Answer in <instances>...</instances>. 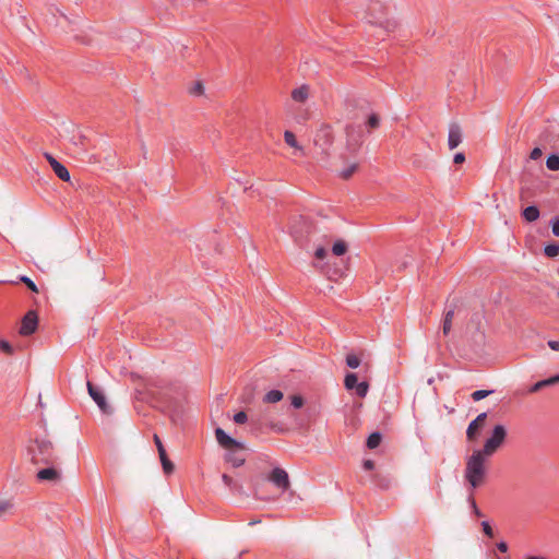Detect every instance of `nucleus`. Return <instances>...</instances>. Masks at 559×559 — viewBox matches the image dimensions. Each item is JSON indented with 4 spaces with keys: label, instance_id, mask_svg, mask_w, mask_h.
<instances>
[{
    "label": "nucleus",
    "instance_id": "46",
    "mask_svg": "<svg viewBox=\"0 0 559 559\" xmlns=\"http://www.w3.org/2000/svg\"><path fill=\"white\" fill-rule=\"evenodd\" d=\"M497 548H498L499 551L506 552L508 550V545H507L506 542H499L497 544Z\"/></svg>",
    "mask_w": 559,
    "mask_h": 559
},
{
    "label": "nucleus",
    "instance_id": "33",
    "mask_svg": "<svg viewBox=\"0 0 559 559\" xmlns=\"http://www.w3.org/2000/svg\"><path fill=\"white\" fill-rule=\"evenodd\" d=\"M248 420V416L245 412H238L234 415V421L238 425H242L245 423H247Z\"/></svg>",
    "mask_w": 559,
    "mask_h": 559
},
{
    "label": "nucleus",
    "instance_id": "21",
    "mask_svg": "<svg viewBox=\"0 0 559 559\" xmlns=\"http://www.w3.org/2000/svg\"><path fill=\"white\" fill-rule=\"evenodd\" d=\"M382 436L380 432H372L368 438L366 445L368 449H376L381 442Z\"/></svg>",
    "mask_w": 559,
    "mask_h": 559
},
{
    "label": "nucleus",
    "instance_id": "15",
    "mask_svg": "<svg viewBox=\"0 0 559 559\" xmlns=\"http://www.w3.org/2000/svg\"><path fill=\"white\" fill-rule=\"evenodd\" d=\"M309 97V87L307 85H301L300 87H297L293 90L292 92V98L295 102L304 103Z\"/></svg>",
    "mask_w": 559,
    "mask_h": 559
},
{
    "label": "nucleus",
    "instance_id": "53",
    "mask_svg": "<svg viewBox=\"0 0 559 559\" xmlns=\"http://www.w3.org/2000/svg\"><path fill=\"white\" fill-rule=\"evenodd\" d=\"M334 275L335 276H342V273L341 272H335Z\"/></svg>",
    "mask_w": 559,
    "mask_h": 559
},
{
    "label": "nucleus",
    "instance_id": "41",
    "mask_svg": "<svg viewBox=\"0 0 559 559\" xmlns=\"http://www.w3.org/2000/svg\"><path fill=\"white\" fill-rule=\"evenodd\" d=\"M314 257L319 260H323L326 257V249L324 247H318L314 251Z\"/></svg>",
    "mask_w": 559,
    "mask_h": 559
},
{
    "label": "nucleus",
    "instance_id": "42",
    "mask_svg": "<svg viewBox=\"0 0 559 559\" xmlns=\"http://www.w3.org/2000/svg\"><path fill=\"white\" fill-rule=\"evenodd\" d=\"M542 154H543L542 150L539 147H535L532 150L530 157H531V159L536 160L542 156Z\"/></svg>",
    "mask_w": 559,
    "mask_h": 559
},
{
    "label": "nucleus",
    "instance_id": "45",
    "mask_svg": "<svg viewBox=\"0 0 559 559\" xmlns=\"http://www.w3.org/2000/svg\"><path fill=\"white\" fill-rule=\"evenodd\" d=\"M547 379H548L550 385L558 384L559 383V373H557L552 377H549Z\"/></svg>",
    "mask_w": 559,
    "mask_h": 559
},
{
    "label": "nucleus",
    "instance_id": "7",
    "mask_svg": "<svg viewBox=\"0 0 559 559\" xmlns=\"http://www.w3.org/2000/svg\"><path fill=\"white\" fill-rule=\"evenodd\" d=\"M87 390L90 396L94 400V402L98 405L99 409L104 414H110V406L107 404L106 397L102 391V389L95 386L90 381L87 382Z\"/></svg>",
    "mask_w": 559,
    "mask_h": 559
},
{
    "label": "nucleus",
    "instance_id": "49",
    "mask_svg": "<svg viewBox=\"0 0 559 559\" xmlns=\"http://www.w3.org/2000/svg\"><path fill=\"white\" fill-rule=\"evenodd\" d=\"M254 496H255L257 498H259V499H262V500H270V499H271V498H267V497H263V496H261L260 490H259V488H258V487L254 489Z\"/></svg>",
    "mask_w": 559,
    "mask_h": 559
},
{
    "label": "nucleus",
    "instance_id": "50",
    "mask_svg": "<svg viewBox=\"0 0 559 559\" xmlns=\"http://www.w3.org/2000/svg\"><path fill=\"white\" fill-rule=\"evenodd\" d=\"M84 136H80L78 141H74V144H83Z\"/></svg>",
    "mask_w": 559,
    "mask_h": 559
},
{
    "label": "nucleus",
    "instance_id": "29",
    "mask_svg": "<svg viewBox=\"0 0 559 559\" xmlns=\"http://www.w3.org/2000/svg\"><path fill=\"white\" fill-rule=\"evenodd\" d=\"M357 170V164H352L349 166H347L346 168H344L341 173H340V176L343 178V179H348L353 176V174Z\"/></svg>",
    "mask_w": 559,
    "mask_h": 559
},
{
    "label": "nucleus",
    "instance_id": "47",
    "mask_svg": "<svg viewBox=\"0 0 559 559\" xmlns=\"http://www.w3.org/2000/svg\"><path fill=\"white\" fill-rule=\"evenodd\" d=\"M548 346H549L552 350H559V341H549V342H548Z\"/></svg>",
    "mask_w": 559,
    "mask_h": 559
},
{
    "label": "nucleus",
    "instance_id": "35",
    "mask_svg": "<svg viewBox=\"0 0 559 559\" xmlns=\"http://www.w3.org/2000/svg\"><path fill=\"white\" fill-rule=\"evenodd\" d=\"M0 349L9 355L13 353L12 345L8 341H4V340H0Z\"/></svg>",
    "mask_w": 559,
    "mask_h": 559
},
{
    "label": "nucleus",
    "instance_id": "30",
    "mask_svg": "<svg viewBox=\"0 0 559 559\" xmlns=\"http://www.w3.org/2000/svg\"><path fill=\"white\" fill-rule=\"evenodd\" d=\"M20 282L24 283L32 292L37 293V285L26 275H21L19 277Z\"/></svg>",
    "mask_w": 559,
    "mask_h": 559
},
{
    "label": "nucleus",
    "instance_id": "37",
    "mask_svg": "<svg viewBox=\"0 0 559 559\" xmlns=\"http://www.w3.org/2000/svg\"><path fill=\"white\" fill-rule=\"evenodd\" d=\"M154 442H155V445L157 448L158 454H164V452L166 450H165V448L163 445V442H162L160 438L157 435H154Z\"/></svg>",
    "mask_w": 559,
    "mask_h": 559
},
{
    "label": "nucleus",
    "instance_id": "48",
    "mask_svg": "<svg viewBox=\"0 0 559 559\" xmlns=\"http://www.w3.org/2000/svg\"><path fill=\"white\" fill-rule=\"evenodd\" d=\"M10 504L8 502H0V515L8 510Z\"/></svg>",
    "mask_w": 559,
    "mask_h": 559
},
{
    "label": "nucleus",
    "instance_id": "10",
    "mask_svg": "<svg viewBox=\"0 0 559 559\" xmlns=\"http://www.w3.org/2000/svg\"><path fill=\"white\" fill-rule=\"evenodd\" d=\"M44 156H45V158L47 159V162L49 163V165L51 166L52 170L55 171L56 176L59 179H61L63 181H69L70 180V173H69V170L67 169L66 166H63L60 162H58L49 153H45Z\"/></svg>",
    "mask_w": 559,
    "mask_h": 559
},
{
    "label": "nucleus",
    "instance_id": "38",
    "mask_svg": "<svg viewBox=\"0 0 559 559\" xmlns=\"http://www.w3.org/2000/svg\"><path fill=\"white\" fill-rule=\"evenodd\" d=\"M222 480L229 488H235L236 487V484H235L234 479L230 476H228L227 474H223Z\"/></svg>",
    "mask_w": 559,
    "mask_h": 559
},
{
    "label": "nucleus",
    "instance_id": "20",
    "mask_svg": "<svg viewBox=\"0 0 559 559\" xmlns=\"http://www.w3.org/2000/svg\"><path fill=\"white\" fill-rule=\"evenodd\" d=\"M158 455L160 459V463H162L164 473L167 475L171 474L175 469V466H174L173 462L168 459L166 451L164 452V454H158Z\"/></svg>",
    "mask_w": 559,
    "mask_h": 559
},
{
    "label": "nucleus",
    "instance_id": "25",
    "mask_svg": "<svg viewBox=\"0 0 559 559\" xmlns=\"http://www.w3.org/2000/svg\"><path fill=\"white\" fill-rule=\"evenodd\" d=\"M345 388L353 390L358 384V378L356 373H347L344 380Z\"/></svg>",
    "mask_w": 559,
    "mask_h": 559
},
{
    "label": "nucleus",
    "instance_id": "54",
    "mask_svg": "<svg viewBox=\"0 0 559 559\" xmlns=\"http://www.w3.org/2000/svg\"><path fill=\"white\" fill-rule=\"evenodd\" d=\"M558 296H559V292H558Z\"/></svg>",
    "mask_w": 559,
    "mask_h": 559
},
{
    "label": "nucleus",
    "instance_id": "44",
    "mask_svg": "<svg viewBox=\"0 0 559 559\" xmlns=\"http://www.w3.org/2000/svg\"><path fill=\"white\" fill-rule=\"evenodd\" d=\"M362 466H364V468H365L366 471H371V469H373V467H374V462H373V461H371V460H366V461H364Z\"/></svg>",
    "mask_w": 559,
    "mask_h": 559
},
{
    "label": "nucleus",
    "instance_id": "36",
    "mask_svg": "<svg viewBox=\"0 0 559 559\" xmlns=\"http://www.w3.org/2000/svg\"><path fill=\"white\" fill-rule=\"evenodd\" d=\"M481 527H483V532L485 535H487L488 537H492L493 536V531L489 524L488 521H483L481 522Z\"/></svg>",
    "mask_w": 559,
    "mask_h": 559
},
{
    "label": "nucleus",
    "instance_id": "14",
    "mask_svg": "<svg viewBox=\"0 0 559 559\" xmlns=\"http://www.w3.org/2000/svg\"><path fill=\"white\" fill-rule=\"evenodd\" d=\"M456 305L454 302L448 305L444 309V317L442 321V332L444 335H448L452 329V320L455 314Z\"/></svg>",
    "mask_w": 559,
    "mask_h": 559
},
{
    "label": "nucleus",
    "instance_id": "18",
    "mask_svg": "<svg viewBox=\"0 0 559 559\" xmlns=\"http://www.w3.org/2000/svg\"><path fill=\"white\" fill-rule=\"evenodd\" d=\"M283 392L280 390H271L263 396L264 403H277L283 400Z\"/></svg>",
    "mask_w": 559,
    "mask_h": 559
},
{
    "label": "nucleus",
    "instance_id": "19",
    "mask_svg": "<svg viewBox=\"0 0 559 559\" xmlns=\"http://www.w3.org/2000/svg\"><path fill=\"white\" fill-rule=\"evenodd\" d=\"M468 496H467V503L469 504L471 509H472V512L476 515V516H483V513L481 511L479 510V508L477 507L476 504V500L474 498V491L476 489H472V487L468 485Z\"/></svg>",
    "mask_w": 559,
    "mask_h": 559
},
{
    "label": "nucleus",
    "instance_id": "26",
    "mask_svg": "<svg viewBox=\"0 0 559 559\" xmlns=\"http://www.w3.org/2000/svg\"><path fill=\"white\" fill-rule=\"evenodd\" d=\"M493 391L492 390H477V391H474L472 393V399L475 401V402H478L487 396H489L490 394H492Z\"/></svg>",
    "mask_w": 559,
    "mask_h": 559
},
{
    "label": "nucleus",
    "instance_id": "22",
    "mask_svg": "<svg viewBox=\"0 0 559 559\" xmlns=\"http://www.w3.org/2000/svg\"><path fill=\"white\" fill-rule=\"evenodd\" d=\"M347 251V245L345 241L343 240H337L336 242H334L333 247H332V252L334 255H343L345 252Z\"/></svg>",
    "mask_w": 559,
    "mask_h": 559
},
{
    "label": "nucleus",
    "instance_id": "24",
    "mask_svg": "<svg viewBox=\"0 0 559 559\" xmlns=\"http://www.w3.org/2000/svg\"><path fill=\"white\" fill-rule=\"evenodd\" d=\"M544 253L548 258H555L559 255V243H549L544 248Z\"/></svg>",
    "mask_w": 559,
    "mask_h": 559
},
{
    "label": "nucleus",
    "instance_id": "52",
    "mask_svg": "<svg viewBox=\"0 0 559 559\" xmlns=\"http://www.w3.org/2000/svg\"><path fill=\"white\" fill-rule=\"evenodd\" d=\"M527 559H545V558L536 557V556H531V557H528Z\"/></svg>",
    "mask_w": 559,
    "mask_h": 559
},
{
    "label": "nucleus",
    "instance_id": "3",
    "mask_svg": "<svg viewBox=\"0 0 559 559\" xmlns=\"http://www.w3.org/2000/svg\"><path fill=\"white\" fill-rule=\"evenodd\" d=\"M28 453L32 462L36 465L60 464V457L53 443L46 438H36L28 447Z\"/></svg>",
    "mask_w": 559,
    "mask_h": 559
},
{
    "label": "nucleus",
    "instance_id": "23",
    "mask_svg": "<svg viewBox=\"0 0 559 559\" xmlns=\"http://www.w3.org/2000/svg\"><path fill=\"white\" fill-rule=\"evenodd\" d=\"M546 167L549 170H559V155L550 154L546 160Z\"/></svg>",
    "mask_w": 559,
    "mask_h": 559
},
{
    "label": "nucleus",
    "instance_id": "40",
    "mask_svg": "<svg viewBox=\"0 0 559 559\" xmlns=\"http://www.w3.org/2000/svg\"><path fill=\"white\" fill-rule=\"evenodd\" d=\"M551 230L556 237H559V217L551 219Z\"/></svg>",
    "mask_w": 559,
    "mask_h": 559
},
{
    "label": "nucleus",
    "instance_id": "1",
    "mask_svg": "<svg viewBox=\"0 0 559 559\" xmlns=\"http://www.w3.org/2000/svg\"><path fill=\"white\" fill-rule=\"evenodd\" d=\"M506 436L507 430L504 426L496 425L483 449L474 450L473 453L466 457L464 480L472 489H477L485 484L488 474L487 460L500 448Z\"/></svg>",
    "mask_w": 559,
    "mask_h": 559
},
{
    "label": "nucleus",
    "instance_id": "17",
    "mask_svg": "<svg viewBox=\"0 0 559 559\" xmlns=\"http://www.w3.org/2000/svg\"><path fill=\"white\" fill-rule=\"evenodd\" d=\"M539 214H540L539 210L535 205H530V206L525 207L523 211V217L527 222H534V221L538 219Z\"/></svg>",
    "mask_w": 559,
    "mask_h": 559
},
{
    "label": "nucleus",
    "instance_id": "6",
    "mask_svg": "<svg viewBox=\"0 0 559 559\" xmlns=\"http://www.w3.org/2000/svg\"><path fill=\"white\" fill-rule=\"evenodd\" d=\"M38 325V317L36 311L29 310L23 317L19 333L23 336H28L33 334Z\"/></svg>",
    "mask_w": 559,
    "mask_h": 559
},
{
    "label": "nucleus",
    "instance_id": "28",
    "mask_svg": "<svg viewBox=\"0 0 559 559\" xmlns=\"http://www.w3.org/2000/svg\"><path fill=\"white\" fill-rule=\"evenodd\" d=\"M346 365L352 369H356L360 365V359L355 354H348L346 356Z\"/></svg>",
    "mask_w": 559,
    "mask_h": 559
},
{
    "label": "nucleus",
    "instance_id": "16",
    "mask_svg": "<svg viewBox=\"0 0 559 559\" xmlns=\"http://www.w3.org/2000/svg\"><path fill=\"white\" fill-rule=\"evenodd\" d=\"M284 140H285L287 145H289L290 147L296 148L302 155H305L304 147L298 144V142L296 140V136H295V134L292 131H285L284 132Z\"/></svg>",
    "mask_w": 559,
    "mask_h": 559
},
{
    "label": "nucleus",
    "instance_id": "2",
    "mask_svg": "<svg viewBox=\"0 0 559 559\" xmlns=\"http://www.w3.org/2000/svg\"><path fill=\"white\" fill-rule=\"evenodd\" d=\"M360 4L366 8L367 22L377 27V37L383 39L385 34L394 32L397 22L386 16V8L379 0H359Z\"/></svg>",
    "mask_w": 559,
    "mask_h": 559
},
{
    "label": "nucleus",
    "instance_id": "39",
    "mask_svg": "<svg viewBox=\"0 0 559 559\" xmlns=\"http://www.w3.org/2000/svg\"><path fill=\"white\" fill-rule=\"evenodd\" d=\"M190 93L193 95H201L203 93V85L201 82H197L193 87L190 90Z\"/></svg>",
    "mask_w": 559,
    "mask_h": 559
},
{
    "label": "nucleus",
    "instance_id": "9",
    "mask_svg": "<svg viewBox=\"0 0 559 559\" xmlns=\"http://www.w3.org/2000/svg\"><path fill=\"white\" fill-rule=\"evenodd\" d=\"M215 437H216L218 444L226 450L230 449V448L245 449L243 443H241L238 440L234 439L233 437L228 436L222 428L215 429Z\"/></svg>",
    "mask_w": 559,
    "mask_h": 559
},
{
    "label": "nucleus",
    "instance_id": "31",
    "mask_svg": "<svg viewBox=\"0 0 559 559\" xmlns=\"http://www.w3.org/2000/svg\"><path fill=\"white\" fill-rule=\"evenodd\" d=\"M545 386H550L548 379H544V380H540V381L536 382L535 384H533V385L530 388V390H528V391H530L531 393H535V392H537V391L542 390V389H543V388H545Z\"/></svg>",
    "mask_w": 559,
    "mask_h": 559
},
{
    "label": "nucleus",
    "instance_id": "12",
    "mask_svg": "<svg viewBox=\"0 0 559 559\" xmlns=\"http://www.w3.org/2000/svg\"><path fill=\"white\" fill-rule=\"evenodd\" d=\"M487 418V413H480L467 427L466 436L468 440H474L477 437L478 430L484 426Z\"/></svg>",
    "mask_w": 559,
    "mask_h": 559
},
{
    "label": "nucleus",
    "instance_id": "8",
    "mask_svg": "<svg viewBox=\"0 0 559 559\" xmlns=\"http://www.w3.org/2000/svg\"><path fill=\"white\" fill-rule=\"evenodd\" d=\"M60 464L46 465L45 468L37 472V479L40 481L57 483L61 479Z\"/></svg>",
    "mask_w": 559,
    "mask_h": 559
},
{
    "label": "nucleus",
    "instance_id": "11",
    "mask_svg": "<svg viewBox=\"0 0 559 559\" xmlns=\"http://www.w3.org/2000/svg\"><path fill=\"white\" fill-rule=\"evenodd\" d=\"M225 454V461L229 463L233 467H240L246 462V456L242 451L245 449L230 448Z\"/></svg>",
    "mask_w": 559,
    "mask_h": 559
},
{
    "label": "nucleus",
    "instance_id": "5",
    "mask_svg": "<svg viewBox=\"0 0 559 559\" xmlns=\"http://www.w3.org/2000/svg\"><path fill=\"white\" fill-rule=\"evenodd\" d=\"M266 479L281 490V492H285L290 487L288 473L282 467H274Z\"/></svg>",
    "mask_w": 559,
    "mask_h": 559
},
{
    "label": "nucleus",
    "instance_id": "13",
    "mask_svg": "<svg viewBox=\"0 0 559 559\" xmlns=\"http://www.w3.org/2000/svg\"><path fill=\"white\" fill-rule=\"evenodd\" d=\"M462 142V130L457 123H451L449 128L448 145L450 150L456 148Z\"/></svg>",
    "mask_w": 559,
    "mask_h": 559
},
{
    "label": "nucleus",
    "instance_id": "27",
    "mask_svg": "<svg viewBox=\"0 0 559 559\" xmlns=\"http://www.w3.org/2000/svg\"><path fill=\"white\" fill-rule=\"evenodd\" d=\"M356 390V394L359 397H365L368 393L369 385L366 381L358 382V384L354 388Z\"/></svg>",
    "mask_w": 559,
    "mask_h": 559
},
{
    "label": "nucleus",
    "instance_id": "43",
    "mask_svg": "<svg viewBox=\"0 0 559 559\" xmlns=\"http://www.w3.org/2000/svg\"><path fill=\"white\" fill-rule=\"evenodd\" d=\"M465 160L464 153H456L453 157L454 164H462Z\"/></svg>",
    "mask_w": 559,
    "mask_h": 559
},
{
    "label": "nucleus",
    "instance_id": "34",
    "mask_svg": "<svg viewBox=\"0 0 559 559\" xmlns=\"http://www.w3.org/2000/svg\"><path fill=\"white\" fill-rule=\"evenodd\" d=\"M292 406L295 408H300L304 406V399L300 395H293L290 397Z\"/></svg>",
    "mask_w": 559,
    "mask_h": 559
},
{
    "label": "nucleus",
    "instance_id": "4",
    "mask_svg": "<svg viewBox=\"0 0 559 559\" xmlns=\"http://www.w3.org/2000/svg\"><path fill=\"white\" fill-rule=\"evenodd\" d=\"M334 135L331 126L322 124L314 134V145L321 150L323 154H328L333 144Z\"/></svg>",
    "mask_w": 559,
    "mask_h": 559
},
{
    "label": "nucleus",
    "instance_id": "51",
    "mask_svg": "<svg viewBox=\"0 0 559 559\" xmlns=\"http://www.w3.org/2000/svg\"><path fill=\"white\" fill-rule=\"evenodd\" d=\"M84 136H80L78 141H74V144H83Z\"/></svg>",
    "mask_w": 559,
    "mask_h": 559
},
{
    "label": "nucleus",
    "instance_id": "32",
    "mask_svg": "<svg viewBox=\"0 0 559 559\" xmlns=\"http://www.w3.org/2000/svg\"><path fill=\"white\" fill-rule=\"evenodd\" d=\"M380 124V119H379V116L377 114H371L369 117H368V120H367V126L368 128L370 129H376L378 128Z\"/></svg>",
    "mask_w": 559,
    "mask_h": 559
}]
</instances>
